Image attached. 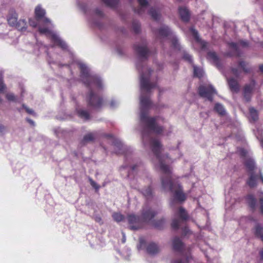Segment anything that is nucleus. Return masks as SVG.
Returning <instances> with one entry per match:
<instances>
[{
  "label": "nucleus",
  "mask_w": 263,
  "mask_h": 263,
  "mask_svg": "<svg viewBox=\"0 0 263 263\" xmlns=\"http://www.w3.org/2000/svg\"><path fill=\"white\" fill-rule=\"evenodd\" d=\"M88 88L89 90L86 96L87 106L92 109H101L105 105L103 97L93 92L91 86Z\"/></svg>",
  "instance_id": "4"
},
{
  "label": "nucleus",
  "mask_w": 263,
  "mask_h": 263,
  "mask_svg": "<svg viewBox=\"0 0 263 263\" xmlns=\"http://www.w3.org/2000/svg\"><path fill=\"white\" fill-rule=\"evenodd\" d=\"M180 225V220L177 219H174L173 220L172 222L171 223L172 228L173 229L177 230L179 228Z\"/></svg>",
  "instance_id": "43"
},
{
  "label": "nucleus",
  "mask_w": 263,
  "mask_h": 263,
  "mask_svg": "<svg viewBox=\"0 0 263 263\" xmlns=\"http://www.w3.org/2000/svg\"><path fill=\"white\" fill-rule=\"evenodd\" d=\"M190 31L192 34V35L193 36V37H194V39H195V40L197 42H200V39L199 36V35H198V31L193 28H191L190 29Z\"/></svg>",
  "instance_id": "42"
},
{
  "label": "nucleus",
  "mask_w": 263,
  "mask_h": 263,
  "mask_svg": "<svg viewBox=\"0 0 263 263\" xmlns=\"http://www.w3.org/2000/svg\"><path fill=\"white\" fill-rule=\"evenodd\" d=\"M259 178L261 182L263 183V176L261 173H260Z\"/></svg>",
  "instance_id": "63"
},
{
  "label": "nucleus",
  "mask_w": 263,
  "mask_h": 263,
  "mask_svg": "<svg viewBox=\"0 0 263 263\" xmlns=\"http://www.w3.org/2000/svg\"><path fill=\"white\" fill-rule=\"evenodd\" d=\"M157 214L151 208L143 209L141 214V219L143 222H149Z\"/></svg>",
  "instance_id": "10"
},
{
  "label": "nucleus",
  "mask_w": 263,
  "mask_h": 263,
  "mask_svg": "<svg viewBox=\"0 0 263 263\" xmlns=\"http://www.w3.org/2000/svg\"><path fill=\"white\" fill-rule=\"evenodd\" d=\"M109 106L111 108H114L116 106V102L114 100H112L109 103Z\"/></svg>",
  "instance_id": "60"
},
{
  "label": "nucleus",
  "mask_w": 263,
  "mask_h": 263,
  "mask_svg": "<svg viewBox=\"0 0 263 263\" xmlns=\"http://www.w3.org/2000/svg\"><path fill=\"white\" fill-rule=\"evenodd\" d=\"M259 69L261 72H263V64L259 66Z\"/></svg>",
  "instance_id": "62"
},
{
  "label": "nucleus",
  "mask_w": 263,
  "mask_h": 263,
  "mask_svg": "<svg viewBox=\"0 0 263 263\" xmlns=\"http://www.w3.org/2000/svg\"><path fill=\"white\" fill-rule=\"evenodd\" d=\"M194 75L196 77H201L202 76L200 71L195 67L194 68Z\"/></svg>",
  "instance_id": "52"
},
{
  "label": "nucleus",
  "mask_w": 263,
  "mask_h": 263,
  "mask_svg": "<svg viewBox=\"0 0 263 263\" xmlns=\"http://www.w3.org/2000/svg\"><path fill=\"white\" fill-rule=\"evenodd\" d=\"M39 32L41 34H46L50 32L49 30L46 27H40L38 29Z\"/></svg>",
  "instance_id": "47"
},
{
  "label": "nucleus",
  "mask_w": 263,
  "mask_h": 263,
  "mask_svg": "<svg viewBox=\"0 0 263 263\" xmlns=\"http://www.w3.org/2000/svg\"><path fill=\"white\" fill-rule=\"evenodd\" d=\"M179 14L181 20L184 22H188L190 18V13L187 9L184 7H179Z\"/></svg>",
  "instance_id": "16"
},
{
  "label": "nucleus",
  "mask_w": 263,
  "mask_h": 263,
  "mask_svg": "<svg viewBox=\"0 0 263 263\" xmlns=\"http://www.w3.org/2000/svg\"><path fill=\"white\" fill-rule=\"evenodd\" d=\"M165 221L164 218H161L159 220H156L154 222V227L157 229H162L165 225Z\"/></svg>",
  "instance_id": "35"
},
{
  "label": "nucleus",
  "mask_w": 263,
  "mask_h": 263,
  "mask_svg": "<svg viewBox=\"0 0 263 263\" xmlns=\"http://www.w3.org/2000/svg\"><path fill=\"white\" fill-rule=\"evenodd\" d=\"M35 18L36 21H40L42 20L43 22L45 24H49L50 23V21L49 18L45 17L46 14V11L44 9L42 8L40 5H37L34 10Z\"/></svg>",
  "instance_id": "9"
},
{
  "label": "nucleus",
  "mask_w": 263,
  "mask_h": 263,
  "mask_svg": "<svg viewBox=\"0 0 263 263\" xmlns=\"http://www.w3.org/2000/svg\"><path fill=\"white\" fill-rule=\"evenodd\" d=\"M133 29L136 33H138L140 31V25L138 23H133Z\"/></svg>",
  "instance_id": "44"
},
{
  "label": "nucleus",
  "mask_w": 263,
  "mask_h": 263,
  "mask_svg": "<svg viewBox=\"0 0 263 263\" xmlns=\"http://www.w3.org/2000/svg\"><path fill=\"white\" fill-rule=\"evenodd\" d=\"M106 6L111 7L115 8L118 4L117 0H101Z\"/></svg>",
  "instance_id": "38"
},
{
  "label": "nucleus",
  "mask_w": 263,
  "mask_h": 263,
  "mask_svg": "<svg viewBox=\"0 0 263 263\" xmlns=\"http://www.w3.org/2000/svg\"><path fill=\"white\" fill-rule=\"evenodd\" d=\"M238 66L246 73H250L251 71V68L248 66V63L245 61L241 60L239 61Z\"/></svg>",
  "instance_id": "30"
},
{
  "label": "nucleus",
  "mask_w": 263,
  "mask_h": 263,
  "mask_svg": "<svg viewBox=\"0 0 263 263\" xmlns=\"http://www.w3.org/2000/svg\"><path fill=\"white\" fill-rule=\"evenodd\" d=\"M174 198L179 202H183L186 200V196L180 187L174 192Z\"/></svg>",
  "instance_id": "21"
},
{
  "label": "nucleus",
  "mask_w": 263,
  "mask_h": 263,
  "mask_svg": "<svg viewBox=\"0 0 263 263\" xmlns=\"http://www.w3.org/2000/svg\"><path fill=\"white\" fill-rule=\"evenodd\" d=\"M173 249L174 251L182 253L184 249V243L178 237H175L172 241Z\"/></svg>",
  "instance_id": "12"
},
{
  "label": "nucleus",
  "mask_w": 263,
  "mask_h": 263,
  "mask_svg": "<svg viewBox=\"0 0 263 263\" xmlns=\"http://www.w3.org/2000/svg\"><path fill=\"white\" fill-rule=\"evenodd\" d=\"M26 120H27V121L28 123H29L31 125H34V122H33V120H32L31 119H29V118H27V119H26Z\"/></svg>",
  "instance_id": "61"
},
{
  "label": "nucleus",
  "mask_w": 263,
  "mask_h": 263,
  "mask_svg": "<svg viewBox=\"0 0 263 263\" xmlns=\"http://www.w3.org/2000/svg\"><path fill=\"white\" fill-rule=\"evenodd\" d=\"M138 2L140 5V7L137 9L134 8V11L135 13L141 15L142 14L144 11V7L148 5V2L146 0H138Z\"/></svg>",
  "instance_id": "24"
},
{
  "label": "nucleus",
  "mask_w": 263,
  "mask_h": 263,
  "mask_svg": "<svg viewBox=\"0 0 263 263\" xmlns=\"http://www.w3.org/2000/svg\"><path fill=\"white\" fill-rule=\"evenodd\" d=\"M140 87L142 90H144L149 93L152 88L157 87V84L156 83H151L149 81V77L146 78L143 73L141 76Z\"/></svg>",
  "instance_id": "8"
},
{
  "label": "nucleus",
  "mask_w": 263,
  "mask_h": 263,
  "mask_svg": "<svg viewBox=\"0 0 263 263\" xmlns=\"http://www.w3.org/2000/svg\"><path fill=\"white\" fill-rule=\"evenodd\" d=\"M228 84L231 91L234 93H238L240 89V86L236 80L233 78L228 80Z\"/></svg>",
  "instance_id": "17"
},
{
  "label": "nucleus",
  "mask_w": 263,
  "mask_h": 263,
  "mask_svg": "<svg viewBox=\"0 0 263 263\" xmlns=\"http://www.w3.org/2000/svg\"><path fill=\"white\" fill-rule=\"evenodd\" d=\"M183 59L188 61L189 63H192L193 62L192 57L191 55L187 53H184L183 57Z\"/></svg>",
  "instance_id": "46"
},
{
  "label": "nucleus",
  "mask_w": 263,
  "mask_h": 263,
  "mask_svg": "<svg viewBox=\"0 0 263 263\" xmlns=\"http://www.w3.org/2000/svg\"><path fill=\"white\" fill-rule=\"evenodd\" d=\"M23 107L25 109L26 111L28 114H30V115H33L34 114V111L32 109L28 108L24 104H23Z\"/></svg>",
  "instance_id": "53"
},
{
  "label": "nucleus",
  "mask_w": 263,
  "mask_h": 263,
  "mask_svg": "<svg viewBox=\"0 0 263 263\" xmlns=\"http://www.w3.org/2000/svg\"><path fill=\"white\" fill-rule=\"evenodd\" d=\"M95 13L99 16H103V12L99 9H96L95 10Z\"/></svg>",
  "instance_id": "57"
},
{
  "label": "nucleus",
  "mask_w": 263,
  "mask_h": 263,
  "mask_svg": "<svg viewBox=\"0 0 263 263\" xmlns=\"http://www.w3.org/2000/svg\"><path fill=\"white\" fill-rule=\"evenodd\" d=\"M51 39L56 45L58 46L62 49L65 50L67 48V46L65 42L60 39L56 34H52L51 36Z\"/></svg>",
  "instance_id": "19"
},
{
  "label": "nucleus",
  "mask_w": 263,
  "mask_h": 263,
  "mask_svg": "<svg viewBox=\"0 0 263 263\" xmlns=\"http://www.w3.org/2000/svg\"><path fill=\"white\" fill-rule=\"evenodd\" d=\"M191 259V256H188L184 260H183L182 259H175L172 261V263H190Z\"/></svg>",
  "instance_id": "40"
},
{
  "label": "nucleus",
  "mask_w": 263,
  "mask_h": 263,
  "mask_svg": "<svg viewBox=\"0 0 263 263\" xmlns=\"http://www.w3.org/2000/svg\"><path fill=\"white\" fill-rule=\"evenodd\" d=\"M232 73L236 77H238L240 72L237 68L232 67L231 68Z\"/></svg>",
  "instance_id": "48"
},
{
  "label": "nucleus",
  "mask_w": 263,
  "mask_h": 263,
  "mask_svg": "<svg viewBox=\"0 0 263 263\" xmlns=\"http://www.w3.org/2000/svg\"><path fill=\"white\" fill-rule=\"evenodd\" d=\"M104 137L108 138L113 139L112 144L119 149L118 152L116 153L118 154H123L124 151L123 150V145L122 142L119 140L114 138V136L112 134H105Z\"/></svg>",
  "instance_id": "13"
},
{
  "label": "nucleus",
  "mask_w": 263,
  "mask_h": 263,
  "mask_svg": "<svg viewBox=\"0 0 263 263\" xmlns=\"http://www.w3.org/2000/svg\"><path fill=\"white\" fill-rule=\"evenodd\" d=\"M229 47L234 50V51H229L226 53L227 57H231L236 56V57H240V53L238 49L237 43L234 42H230L228 43Z\"/></svg>",
  "instance_id": "14"
},
{
  "label": "nucleus",
  "mask_w": 263,
  "mask_h": 263,
  "mask_svg": "<svg viewBox=\"0 0 263 263\" xmlns=\"http://www.w3.org/2000/svg\"><path fill=\"white\" fill-rule=\"evenodd\" d=\"M146 251L148 254L154 255L159 252V248L156 243L151 242L147 245Z\"/></svg>",
  "instance_id": "23"
},
{
  "label": "nucleus",
  "mask_w": 263,
  "mask_h": 263,
  "mask_svg": "<svg viewBox=\"0 0 263 263\" xmlns=\"http://www.w3.org/2000/svg\"><path fill=\"white\" fill-rule=\"evenodd\" d=\"M95 139V136L93 133H89L85 135L83 139L81 141V144L85 145L86 143L94 141Z\"/></svg>",
  "instance_id": "27"
},
{
  "label": "nucleus",
  "mask_w": 263,
  "mask_h": 263,
  "mask_svg": "<svg viewBox=\"0 0 263 263\" xmlns=\"http://www.w3.org/2000/svg\"><path fill=\"white\" fill-rule=\"evenodd\" d=\"M80 69L81 78L87 88H89L92 85H95L99 89L102 88V81L100 79L96 76L90 75L88 69L85 65H80Z\"/></svg>",
  "instance_id": "3"
},
{
  "label": "nucleus",
  "mask_w": 263,
  "mask_h": 263,
  "mask_svg": "<svg viewBox=\"0 0 263 263\" xmlns=\"http://www.w3.org/2000/svg\"><path fill=\"white\" fill-rule=\"evenodd\" d=\"M214 109L220 116H224L226 114V110L223 106L220 103H216Z\"/></svg>",
  "instance_id": "32"
},
{
  "label": "nucleus",
  "mask_w": 263,
  "mask_h": 263,
  "mask_svg": "<svg viewBox=\"0 0 263 263\" xmlns=\"http://www.w3.org/2000/svg\"><path fill=\"white\" fill-rule=\"evenodd\" d=\"M207 58L209 60L212 61L217 67L219 68L221 67V64L220 60L215 52L210 51L208 52Z\"/></svg>",
  "instance_id": "15"
},
{
  "label": "nucleus",
  "mask_w": 263,
  "mask_h": 263,
  "mask_svg": "<svg viewBox=\"0 0 263 263\" xmlns=\"http://www.w3.org/2000/svg\"><path fill=\"white\" fill-rule=\"evenodd\" d=\"M29 25L33 27H36V26H37V23L35 21H34V20L33 19H29Z\"/></svg>",
  "instance_id": "54"
},
{
  "label": "nucleus",
  "mask_w": 263,
  "mask_h": 263,
  "mask_svg": "<svg viewBox=\"0 0 263 263\" xmlns=\"http://www.w3.org/2000/svg\"><path fill=\"white\" fill-rule=\"evenodd\" d=\"M171 31L167 26H163L158 30V34L161 37H167L170 35Z\"/></svg>",
  "instance_id": "25"
},
{
  "label": "nucleus",
  "mask_w": 263,
  "mask_h": 263,
  "mask_svg": "<svg viewBox=\"0 0 263 263\" xmlns=\"http://www.w3.org/2000/svg\"><path fill=\"white\" fill-rule=\"evenodd\" d=\"M15 27L17 29L21 31H25L27 28V24L26 21L24 19H21L17 21Z\"/></svg>",
  "instance_id": "28"
},
{
  "label": "nucleus",
  "mask_w": 263,
  "mask_h": 263,
  "mask_svg": "<svg viewBox=\"0 0 263 263\" xmlns=\"http://www.w3.org/2000/svg\"><path fill=\"white\" fill-rule=\"evenodd\" d=\"M140 104L141 110L140 112V120L148 129L153 131L157 134H161L164 130L162 126H159L157 123L159 117H149L147 116V110L152 105V102L149 97L142 95L140 97Z\"/></svg>",
  "instance_id": "2"
},
{
  "label": "nucleus",
  "mask_w": 263,
  "mask_h": 263,
  "mask_svg": "<svg viewBox=\"0 0 263 263\" xmlns=\"http://www.w3.org/2000/svg\"><path fill=\"white\" fill-rule=\"evenodd\" d=\"M142 194L147 199L153 197V189L151 186H148L143 189Z\"/></svg>",
  "instance_id": "34"
},
{
  "label": "nucleus",
  "mask_w": 263,
  "mask_h": 263,
  "mask_svg": "<svg viewBox=\"0 0 263 263\" xmlns=\"http://www.w3.org/2000/svg\"><path fill=\"white\" fill-rule=\"evenodd\" d=\"M6 87L2 79H0V92H3Z\"/></svg>",
  "instance_id": "51"
},
{
  "label": "nucleus",
  "mask_w": 263,
  "mask_h": 263,
  "mask_svg": "<svg viewBox=\"0 0 263 263\" xmlns=\"http://www.w3.org/2000/svg\"><path fill=\"white\" fill-rule=\"evenodd\" d=\"M258 178V175L255 174L254 173H250L249 177L247 180L246 183L250 188H254L257 185L256 181Z\"/></svg>",
  "instance_id": "20"
},
{
  "label": "nucleus",
  "mask_w": 263,
  "mask_h": 263,
  "mask_svg": "<svg viewBox=\"0 0 263 263\" xmlns=\"http://www.w3.org/2000/svg\"><path fill=\"white\" fill-rule=\"evenodd\" d=\"M172 47L177 50H180V46L176 37H173L172 40Z\"/></svg>",
  "instance_id": "41"
},
{
  "label": "nucleus",
  "mask_w": 263,
  "mask_h": 263,
  "mask_svg": "<svg viewBox=\"0 0 263 263\" xmlns=\"http://www.w3.org/2000/svg\"><path fill=\"white\" fill-rule=\"evenodd\" d=\"M129 228L132 230H137L142 228V221L141 218L133 214L127 216Z\"/></svg>",
  "instance_id": "6"
},
{
  "label": "nucleus",
  "mask_w": 263,
  "mask_h": 263,
  "mask_svg": "<svg viewBox=\"0 0 263 263\" xmlns=\"http://www.w3.org/2000/svg\"><path fill=\"white\" fill-rule=\"evenodd\" d=\"M239 43L242 47H247L249 46V42L247 41H240Z\"/></svg>",
  "instance_id": "56"
},
{
  "label": "nucleus",
  "mask_w": 263,
  "mask_h": 263,
  "mask_svg": "<svg viewBox=\"0 0 263 263\" xmlns=\"http://www.w3.org/2000/svg\"><path fill=\"white\" fill-rule=\"evenodd\" d=\"M249 113L251 120L255 122L258 119V114L257 110L254 107H251L249 108Z\"/></svg>",
  "instance_id": "33"
},
{
  "label": "nucleus",
  "mask_w": 263,
  "mask_h": 263,
  "mask_svg": "<svg viewBox=\"0 0 263 263\" xmlns=\"http://www.w3.org/2000/svg\"><path fill=\"white\" fill-rule=\"evenodd\" d=\"M259 211L260 213L263 215V197L259 199Z\"/></svg>",
  "instance_id": "49"
},
{
  "label": "nucleus",
  "mask_w": 263,
  "mask_h": 263,
  "mask_svg": "<svg viewBox=\"0 0 263 263\" xmlns=\"http://www.w3.org/2000/svg\"><path fill=\"white\" fill-rule=\"evenodd\" d=\"M199 43L201 44V47H202V49H204V48H205L207 47V45H208L207 42H206L205 41H201L200 40V41Z\"/></svg>",
  "instance_id": "59"
},
{
  "label": "nucleus",
  "mask_w": 263,
  "mask_h": 263,
  "mask_svg": "<svg viewBox=\"0 0 263 263\" xmlns=\"http://www.w3.org/2000/svg\"><path fill=\"white\" fill-rule=\"evenodd\" d=\"M243 164L250 173H254V171L256 167L254 160L251 158H248L246 159Z\"/></svg>",
  "instance_id": "22"
},
{
  "label": "nucleus",
  "mask_w": 263,
  "mask_h": 263,
  "mask_svg": "<svg viewBox=\"0 0 263 263\" xmlns=\"http://www.w3.org/2000/svg\"><path fill=\"white\" fill-rule=\"evenodd\" d=\"M148 13L154 20L157 21L160 18V13L158 12L154 8H151Z\"/></svg>",
  "instance_id": "36"
},
{
  "label": "nucleus",
  "mask_w": 263,
  "mask_h": 263,
  "mask_svg": "<svg viewBox=\"0 0 263 263\" xmlns=\"http://www.w3.org/2000/svg\"><path fill=\"white\" fill-rule=\"evenodd\" d=\"M134 48L140 58L144 59H147L149 55V51L146 45L141 46L135 44L134 45Z\"/></svg>",
  "instance_id": "11"
},
{
  "label": "nucleus",
  "mask_w": 263,
  "mask_h": 263,
  "mask_svg": "<svg viewBox=\"0 0 263 263\" xmlns=\"http://www.w3.org/2000/svg\"><path fill=\"white\" fill-rule=\"evenodd\" d=\"M254 230V234L255 236L260 238L263 241V227H262L259 224H257L255 226Z\"/></svg>",
  "instance_id": "29"
},
{
  "label": "nucleus",
  "mask_w": 263,
  "mask_h": 263,
  "mask_svg": "<svg viewBox=\"0 0 263 263\" xmlns=\"http://www.w3.org/2000/svg\"><path fill=\"white\" fill-rule=\"evenodd\" d=\"M198 93L202 98H206L209 101H213V95L216 93L215 89L211 85H201L198 88Z\"/></svg>",
  "instance_id": "5"
},
{
  "label": "nucleus",
  "mask_w": 263,
  "mask_h": 263,
  "mask_svg": "<svg viewBox=\"0 0 263 263\" xmlns=\"http://www.w3.org/2000/svg\"><path fill=\"white\" fill-rule=\"evenodd\" d=\"M94 219L97 222L99 223L100 224H103L102 219L100 216H95Z\"/></svg>",
  "instance_id": "55"
},
{
  "label": "nucleus",
  "mask_w": 263,
  "mask_h": 263,
  "mask_svg": "<svg viewBox=\"0 0 263 263\" xmlns=\"http://www.w3.org/2000/svg\"><path fill=\"white\" fill-rule=\"evenodd\" d=\"M6 98L9 101H15V96L12 93H8L6 95Z\"/></svg>",
  "instance_id": "50"
},
{
  "label": "nucleus",
  "mask_w": 263,
  "mask_h": 263,
  "mask_svg": "<svg viewBox=\"0 0 263 263\" xmlns=\"http://www.w3.org/2000/svg\"><path fill=\"white\" fill-rule=\"evenodd\" d=\"M6 130V127L0 124V135H3Z\"/></svg>",
  "instance_id": "58"
},
{
  "label": "nucleus",
  "mask_w": 263,
  "mask_h": 263,
  "mask_svg": "<svg viewBox=\"0 0 263 263\" xmlns=\"http://www.w3.org/2000/svg\"><path fill=\"white\" fill-rule=\"evenodd\" d=\"M179 216L182 220H186L189 218L187 213L182 207L179 209Z\"/></svg>",
  "instance_id": "37"
},
{
  "label": "nucleus",
  "mask_w": 263,
  "mask_h": 263,
  "mask_svg": "<svg viewBox=\"0 0 263 263\" xmlns=\"http://www.w3.org/2000/svg\"><path fill=\"white\" fill-rule=\"evenodd\" d=\"M77 114L79 117L84 119L85 120H88L90 119V114L89 112L85 109H80L77 110Z\"/></svg>",
  "instance_id": "31"
},
{
  "label": "nucleus",
  "mask_w": 263,
  "mask_h": 263,
  "mask_svg": "<svg viewBox=\"0 0 263 263\" xmlns=\"http://www.w3.org/2000/svg\"><path fill=\"white\" fill-rule=\"evenodd\" d=\"M112 216L114 220L118 222L122 221L124 219V215L119 213H114L112 214Z\"/></svg>",
  "instance_id": "39"
},
{
  "label": "nucleus",
  "mask_w": 263,
  "mask_h": 263,
  "mask_svg": "<svg viewBox=\"0 0 263 263\" xmlns=\"http://www.w3.org/2000/svg\"><path fill=\"white\" fill-rule=\"evenodd\" d=\"M256 82L252 79L249 84H246L243 88V96L246 102H250L255 90Z\"/></svg>",
  "instance_id": "7"
},
{
  "label": "nucleus",
  "mask_w": 263,
  "mask_h": 263,
  "mask_svg": "<svg viewBox=\"0 0 263 263\" xmlns=\"http://www.w3.org/2000/svg\"><path fill=\"white\" fill-rule=\"evenodd\" d=\"M142 137L144 143L147 140L149 141L152 151L159 161L160 170L166 175L165 177L161 178L162 188L164 190L168 189L171 192H173L175 184L172 180L171 170L168 165L164 164L162 161L161 157L162 145L160 142L157 139L152 138L149 132L145 129L142 132Z\"/></svg>",
  "instance_id": "1"
},
{
  "label": "nucleus",
  "mask_w": 263,
  "mask_h": 263,
  "mask_svg": "<svg viewBox=\"0 0 263 263\" xmlns=\"http://www.w3.org/2000/svg\"><path fill=\"white\" fill-rule=\"evenodd\" d=\"M89 181L91 185L94 189H95L96 191H98L100 189V186L98 184H97V183L95 181H93L91 178H89Z\"/></svg>",
  "instance_id": "45"
},
{
  "label": "nucleus",
  "mask_w": 263,
  "mask_h": 263,
  "mask_svg": "<svg viewBox=\"0 0 263 263\" xmlns=\"http://www.w3.org/2000/svg\"><path fill=\"white\" fill-rule=\"evenodd\" d=\"M260 255L262 259H263V249L260 251Z\"/></svg>",
  "instance_id": "64"
},
{
  "label": "nucleus",
  "mask_w": 263,
  "mask_h": 263,
  "mask_svg": "<svg viewBox=\"0 0 263 263\" xmlns=\"http://www.w3.org/2000/svg\"><path fill=\"white\" fill-rule=\"evenodd\" d=\"M17 14L14 12L11 14H9L7 16V21L8 24L11 26H15L17 21Z\"/></svg>",
  "instance_id": "26"
},
{
  "label": "nucleus",
  "mask_w": 263,
  "mask_h": 263,
  "mask_svg": "<svg viewBox=\"0 0 263 263\" xmlns=\"http://www.w3.org/2000/svg\"><path fill=\"white\" fill-rule=\"evenodd\" d=\"M249 206L252 212H254L256 209L257 200L254 196L252 194H249L246 197Z\"/></svg>",
  "instance_id": "18"
}]
</instances>
